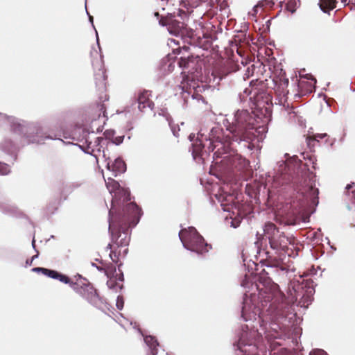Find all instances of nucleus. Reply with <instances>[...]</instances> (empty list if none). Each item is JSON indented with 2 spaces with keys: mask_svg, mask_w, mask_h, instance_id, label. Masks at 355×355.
<instances>
[{
  "mask_svg": "<svg viewBox=\"0 0 355 355\" xmlns=\"http://www.w3.org/2000/svg\"><path fill=\"white\" fill-rule=\"evenodd\" d=\"M290 309V303L277 284H274L271 288L261 290L259 295L245 293L242 302L241 318L245 322H255L258 318L257 324L259 329L257 325L250 328L248 324L242 326L238 343L234 344V347H238L248 355H259L263 335L266 338L269 336L266 327L268 322L277 321L286 317Z\"/></svg>",
  "mask_w": 355,
  "mask_h": 355,
  "instance_id": "f257e3e1",
  "label": "nucleus"
},
{
  "mask_svg": "<svg viewBox=\"0 0 355 355\" xmlns=\"http://www.w3.org/2000/svg\"><path fill=\"white\" fill-rule=\"evenodd\" d=\"M189 139L191 142V154L194 159H202L213 152V159L216 164H221L227 168H236L241 171L245 168L249 162L237 153L238 147H233L231 136L228 135L220 125L211 123L202 125L196 137L190 134Z\"/></svg>",
  "mask_w": 355,
  "mask_h": 355,
  "instance_id": "f03ea898",
  "label": "nucleus"
},
{
  "mask_svg": "<svg viewBox=\"0 0 355 355\" xmlns=\"http://www.w3.org/2000/svg\"><path fill=\"white\" fill-rule=\"evenodd\" d=\"M285 160L277 162L275 168V183L279 187L290 183L297 193L291 202V207L297 214L308 212L318 204L319 191L311 184L304 182L299 186L297 178L301 171L302 162L296 155L285 154Z\"/></svg>",
  "mask_w": 355,
  "mask_h": 355,
  "instance_id": "7ed1b4c3",
  "label": "nucleus"
},
{
  "mask_svg": "<svg viewBox=\"0 0 355 355\" xmlns=\"http://www.w3.org/2000/svg\"><path fill=\"white\" fill-rule=\"evenodd\" d=\"M255 119L248 110H238L230 121L228 119L223 121V125L231 136L233 147H238L241 151L252 150L265 138L266 128L256 125Z\"/></svg>",
  "mask_w": 355,
  "mask_h": 355,
  "instance_id": "20e7f679",
  "label": "nucleus"
},
{
  "mask_svg": "<svg viewBox=\"0 0 355 355\" xmlns=\"http://www.w3.org/2000/svg\"><path fill=\"white\" fill-rule=\"evenodd\" d=\"M141 209L134 202H130L122 212L113 213V207L108 213V230L112 242L118 248L126 247L130 241V227H135L139 221Z\"/></svg>",
  "mask_w": 355,
  "mask_h": 355,
  "instance_id": "39448f33",
  "label": "nucleus"
},
{
  "mask_svg": "<svg viewBox=\"0 0 355 355\" xmlns=\"http://www.w3.org/2000/svg\"><path fill=\"white\" fill-rule=\"evenodd\" d=\"M107 120V116L105 115V111H103V116L99 114L97 119H95L92 121V130L91 132L83 131V138L80 141V143L76 144L85 153L93 156L96 163H98L100 159L107 162L110 159L107 149L105 147L107 146L110 141L105 139L104 137H96L93 127L96 125L97 122L103 123L101 126L98 125L96 128L97 132H101L103 125Z\"/></svg>",
  "mask_w": 355,
  "mask_h": 355,
  "instance_id": "423d86ee",
  "label": "nucleus"
},
{
  "mask_svg": "<svg viewBox=\"0 0 355 355\" xmlns=\"http://www.w3.org/2000/svg\"><path fill=\"white\" fill-rule=\"evenodd\" d=\"M0 123L2 125L8 124L10 126V131L21 136L24 139L23 145L42 144L44 143L45 139H60L58 138L60 135L57 133L43 135L42 129L39 125L29 123L12 116H8L6 114L0 113Z\"/></svg>",
  "mask_w": 355,
  "mask_h": 355,
  "instance_id": "0eeeda50",
  "label": "nucleus"
},
{
  "mask_svg": "<svg viewBox=\"0 0 355 355\" xmlns=\"http://www.w3.org/2000/svg\"><path fill=\"white\" fill-rule=\"evenodd\" d=\"M44 275L69 284L76 293L80 295L94 306H98L103 303L102 299L98 296L91 284L80 275L75 276L76 281L73 282L67 275H62L56 270L46 268Z\"/></svg>",
  "mask_w": 355,
  "mask_h": 355,
  "instance_id": "6e6552de",
  "label": "nucleus"
},
{
  "mask_svg": "<svg viewBox=\"0 0 355 355\" xmlns=\"http://www.w3.org/2000/svg\"><path fill=\"white\" fill-rule=\"evenodd\" d=\"M178 236L183 247L198 255L207 253L211 249V245L205 242L204 238L193 227L182 229Z\"/></svg>",
  "mask_w": 355,
  "mask_h": 355,
  "instance_id": "1a4fd4ad",
  "label": "nucleus"
},
{
  "mask_svg": "<svg viewBox=\"0 0 355 355\" xmlns=\"http://www.w3.org/2000/svg\"><path fill=\"white\" fill-rule=\"evenodd\" d=\"M263 236L257 234V241L255 244L259 245L260 239L264 238L268 240L270 248L277 251H287L288 244L290 243L288 238H287L283 232H280L276 225L272 223H267L263 227Z\"/></svg>",
  "mask_w": 355,
  "mask_h": 355,
  "instance_id": "9d476101",
  "label": "nucleus"
},
{
  "mask_svg": "<svg viewBox=\"0 0 355 355\" xmlns=\"http://www.w3.org/2000/svg\"><path fill=\"white\" fill-rule=\"evenodd\" d=\"M92 63L94 70L96 87L100 92H104L106 87V75L102 55L93 59Z\"/></svg>",
  "mask_w": 355,
  "mask_h": 355,
  "instance_id": "9b49d317",
  "label": "nucleus"
},
{
  "mask_svg": "<svg viewBox=\"0 0 355 355\" xmlns=\"http://www.w3.org/2000/svg\"><path fill=\"white\" fill-rule=\"evenodd\" d=\"M105 184L107 189L109 190L111 195L114 193L112 196V207H113V213H116L115 206L116 203L117 195L123 193V201L128 202L130 200V193L128 190L121 189L118 182L114 180L112 178H108L107 180H105Z\"/></svg>",
  "mask_w": 355,
  "mask_h": 355,
  "instance_id": "f8f14e48",
  "label": "nucleus"
},
{
  "mask_svg": "<svg viewBox=\"0 0 355 355\" xmlns=\"http://www.w3.org/2000/svg\"><path fill=\"white\" fill-rule=\"evenodd\" d=\"M19 149L9 138H4L0 142V158H8L12 162H16Z\"/></svg>",
  "mask_w": 355,
  "mask_h": 355,
  "instance_id": "ddd939ff",
  "label": "nucleus"
},
{
  "mask_svg": "<svg viewBox=\"0 0 355 355\" xmlns=\"http://www.w3.org/2000/svg\"><path fill=\"white\" fill-rule=\"evenodd\" d=\"M105 162L106 163V168L111 171L114 177L126 171V164L120 157L116 158L112 163H111L110 159Z\"/></svg>",
  "mask_w": 355,
  "mask_h": 355,
  "instance_id": "4468645a",
  "label": "nucleus"
},
{
  "mask_svg": "<svg viewBox=\"0 0 355 355\" xmlns=\"http://www.w3.org/2000/svg\"><path fill=\"white\" fill-rule=\"evenodd\" d=\"M149 92L143 91L140 92L137 97L136 101L138 103V109L141 112H145L146 108H149L150 110L153 109L154 103L149 100Z\"/></svg>",
  "mask_w": 355,
  "mask_h": 355,
  "instance_id": "2eb2a0df",
  "label": "nucleus"
},
{
  "mask_svg": "<svg viewBox=\"0 0 355 355\" xmlns=\"http://www.w3.org/2000/svg\"><path fill=\"white\" fill-rule=\"evenodd\" d=\"M192 83L193 84L192 85L193 89H195V83L193 82L189 84V88L187 87L189 85L188 82L187 83H182L180 85L178 86V89L180 91L181 97L183 99L184 104L187 103L190 96H191L192 98H194V93H192L191 89Z\"/></svg>",
  "mask_w": 355,
  "mask_h": 355,
  "instance_id": "dca6fc26",
  "label": "nucleus"
},
{
  "mask_svg": "<svg viewBox=\"0 0 355 355\" xmlns=\"http://www.w3.org/2000/svg\"><path fill=\"white\" fill-rule=\"evenodd\" d=\"M197 57H193V55H188V56H182L178 61V64L180 68H182L184 69H189L190 68L193 69L196 63V59Z\"/></svg>",
  "mask_w": 355,
  "mask_h": 355,
  "instance_id": "f3484780",
  "label": "nucleus"
},
{
  "mask_svg": "<svg viewBox=\"0 0 355 355\" xmlns=\"http://www.w3.org/2000/svg\"><path fill=\"white\" fill-rule=\"evenodd\" d=\"M144 340L150 351L147 355H157L159 343L156 338L152 336H144Z\"/></svg>",
  "mask_w": 355,
  "mask_h": 355,
  "instance_id": "a211bd4d",
  "label": "nucleus"
},
{
  "mask_svg": "<svg viewBox=\"0 0 355 355\" xmlns=\"http://www.w3.org/2000/svg\"><path fill=\"white\" fill-rule=\"evenodd\" d=\"M158 115L162 116L163 117H164L166 119V120L168 123V125L171 128V132H172L173 135L175 137H179L178 132L180 130V128L179 126L175 127L173 124V120H172L170 114L168 113L166 109H161L160 111L158 112Z\"/></svg>",
  "mask_w": 355,
  "mask_h": 355,
  "instance_id": "6ab92c4d",
  "label": "nucleus"
},
{
  "mask_svg": "<svg viewBox=\"0 0 355 355\" xmlns=\"http://www.w3.org/2000/svg\"><path fill=\"white\" fill-rule=\"evenodd\" d=\"M266 266L268 268L271 270V273H273L279 277H284L286 275L288 271L287 268L279 264H267Z\"/></svg>",
  "mask_w": 355,
  "mask_h": 355,
  "instance_id": "aec40b11",
  "label": "nucleus"
},
{
  "mask_svg": "<svg viewBox=\"0 0 355 355\" xmlns=\"http://www.w3.org/2000/svg\"><path fill=\"white\" fill-rule=\"evenodd\" d=\"M159 24L163 26H169L168 31L171 33L173 34L179 33L181 28H182L184 26V24L182 22L178 21L176 22L175 24H173V21H172L171 22H164L163 19H160L159 21Z\"/></svg>",
  "mask_w": 355,
  "mask_h": 355,
  "instance_id": "412c9836",
  "label": "nucleus"
},
{
  "mask_svg": "<svg viewBox=\"0 0 355 355\" xmlns=\"http://www.w3.org/2000/svg\"><path fill=\"white\" fill-rule=\"evenodd\" d=\"M7 162L0 161V175H7L11 173L12 166L15 162H12L8 158H1Z\"/></svg>",
  "mask_w": 355,
  "mask_h": 355,
  "instance_id": "4be33fe9",
  "label": "nucleus"
},
{
  "mask_svg": "<svg viewBox=\"0 0 355 355\" xmlns=\"http://www.w3.org/2000/svg\"><path fill=\"white\" fill-rule=\"evenodd\" d=\"M318 5L321 10L327 13L336 8V0H320Z\"/></svg>",
  "mask_w": 355,
  "mask_h": 355,
  "instance_id": "5701e85b",
  "label": "nucleus"
},
{
  "mask_svg": "<svg viewBox=\"0 0 355 355\" xmlns=\"http://www.w3.org/2000/svg\"><path fill=\"white\" fill-rule=\"evenodd\" d=\"M0 210L7 214L14 215L16 211V207L6 202L0 200Z\"/></svg>",
  "mask_w": 355,
  "mask_h": 355,
  "instance_id": "b1692460",
  "label": "nucleus"
},
{
  "mask_svg": "<svg viewBox=\"0 0 355 355\" xmlns=\"http://www.w3.org/2000/svg\"><path fill=\"white\" fill-rule=\"evenodd\" d=\"M107 286L110 289L117 291V289L121 290L123 285L118 284L114 279H110L107 282Z\"/></svg>",
  "mask_w": 355,
  "mask_h": 355,
  "instance_id": "393cba45",
  "label": "nucleus"
},
{
  "mask_svg": "<svg viewBox=\"0 0 355 355\" xmlns=\"http://www.w3.org/2000/svg\"><path fill=\"white\" fill-rule=\"evenodd\" d=\"M272 351V355H291V351L285 347L280 348L277 351H275V349Z\"/></svg>",
  "mask_w": 355,
  "mask_h": 355,
  "instance_id": "a878e982",
  "label": "nucleus"
},
{
  "mask_svg": "<svg viewBox=\"0 0 355 355\" xmlns=\"http://www.w3.org/2000/svg\"><path fill=\"white\" fill-rule=\"evenodd\" d=\"M116 306L119 310H122L124 306L123 297L119 295L116 298Z\"/></svg>",
  "mask_w": 355,
  "mask_h": 355,
  "instance_id": "bb28decb",
  "label": "nucleus"
},
{
  "mask_svg": "<svg viewBox=\"0 0 355 355\" xmlns=\"http://www.w3.org/2000/svg\"><path fill=\"white\" fill-rule=\"evenodd\" d=\"M115 134V132L114 130H106L105 132H104V135H105V139H106L107 141H108V139L112 138L114 137Z\"/></svg>",
  "mask_w": 355,
  "mask_h": 355,
  "instance_id": "cd10ccee",
  "label": "nucleus"
},
{
  "mask_svg": "<svg viewBox=\"0 0 355 355\" xmlns=\"http://www.w3.org/2000/svg\"><path fill=\"white\" fill-rule=\"evenodd\" d=\"M120 252H117L116 250H111L110 253V257L113 262H117L118 255Z\"/></svg>",
  "mask_w": 355,
  "mask_h": 355,
  "instance_id": "c85d7f7f",
  "label": "nucleus"
},
{
  "mask_svg": "<svg viewBox=\"0 0 355 355\" xmlns=\"http://www.w3.org/2000/svg\"><path fill=\"white\" fill-rule=\"evenodd\" d=\"M309 355H328L323 349H316L311 351Z\"/></svg>",
  "mask_w": 355,
  "mask_h": 355,
  "instance_id": "c756f323",
  "label": "nucleus"
},
{
  "mask_svg": "<svg viewBox=\"0 0 355 355\" xmlns=\"http://www.w3.org/2000/svg\"><path fill=\"white\" fill-rule=\"evenodd\" d=\"M123 139H124V136H119V137H116L112 141V144H114L115 145H119L121 144L123 141Z\"/></svg>",
  "mask_w": 355,
  "mask_h": 355,
  "instance_id": "7c9ffc66",
  "label": "nucleus"
},
{
  "mask_svg": "<svg viewBox=\"0 0 355 355\" xmlns=\"http://www.w3.org/2000/svg\"><path fill=\"white\" fill-rule=\"evenodd\" d=\"M99 261L101 263L102 266H98L94 263H92V266H94V267H96L97 268V270H99V271H105V268H106V264H105L102 260Z\"/></svg>",
  "mask_w": 355,
  "mask_h": 355,
  "instance_id": "2f4dec72",
  "label": "nucleus"
},
{
  "mask_svg": "<svg viewBox=\"0 0 355 355\" xmlns=\"http://www.w3.org/2000/svg\"><path fill=\"white\" fill-rule=\"evenodd\" d=\"M252 68L248 67L245 73V76L243 78H248L253 73V65L251 66Z\"/></svg>",
  "mask_w": 355,
  "mask_h": 355,
  "instance_id": "473e14b6",
  "label": "nucleus"
},
{
  "mask_svg": "<svg viewBox=\"0 0 355 355\" xmlns=\"http://www.w3.org/2000/svg\"><path fill=\"white\" fill-rule=\"evenodd\" d=\"M234 347L235 348V350L236 352V355H248V354H245V352H242L241 350V349H239L238 347ZM261 353L263 352L262 349H259V355H262V354H261ZM250 355H252V354H250Z\"/></svg>",
  "mask_w": 355,
  "mask_h": 355,
  "instance_id": "72a5a7b5",
  "label": "nucleus"
},
{
  "mask_svg": "<svg viewBox=\"0 0 355 355\" xmlns=\"http://www.w3.org/2000/svg\"><path fill=\"white\" fill-rule=\"evenodd\" d=\"M82 183L81 182H71L70 184H69V188L71 189V190H73L75 189H77L78 187H80L81 186Z\"/></svg>",
  "mask_w": 355,
  "mask_h": 355,
  "instance_id": "f704fd0d",
  "label": "nucleus"
},
{
  "mask_svg": "<svg viewBox=\"0 0 355 355\" xmlns=\"http://www.w3.org/2000/svg\"><path fill=\"white\" fill-rule=\"evenodd\" d=\"M241 223L240 219H234L231 221V227L236 228Z\"/></svg>",
  "mask_w": 355,
  "mask_h": 355,
  "instance_id": "c9c22d12",
  "label": "nucleus"
},
{
  "mask_svg": "<svg viewBox=\"0 0 355 355\" xmlns=\"http://www.w3.org/2000/svg\"><path fill=\"white\" fill-rule=\"evenodd\" d=\"M46 269V268H44L36 267V268H32V271L35 272H41L43 275H44Z\"/></svg>",
  "mask_w": 355,
  "mask_h": 355,
  "instance_id": "e433bc0d",
  "label": "nucleus"
},
{
  "mask_svg": "<svg viewBox=\"0 0 355 355\" xmlns=\"http://www.w3.org/2000/svg\"><path fill=\"white\" fill-rule=\"evenodd\" d=\"M37 257H38V253L36 255L33 256L31 259H27L26 261V266H31L33 260L37 258Z\"/></svg>",
  "mask_w": 355,
  "mask_h": 355,
  "instance_id": "4c0bfd02",
  "label": "nucleus"
},
{
  "mask_svg": "<svg viewBox=\"0 0 355 355\" xmlns=\"http://www.w3.org/2000/svg\"><path fill=\"white\" fill-rule=\"evenodd\" d=\"M261 6V3H258L257 5L254 6L252 8V11L251 12H250L249 14L250 15H252V16H255L257 13V9L259 8V6Z\"/></svg>",
  "mask_w": 355,
  "mask_h": 355,
  "instance_id": "58836bf2",
  "label": "nucleus"
},
{
  "mask_svg": "<svg viewBox=\"0 0 355 355\" xmlns=\"http://www.w3.org/2000/svg\"><path fill=\"white\" fill-rule=\"evenodd\" d=\"M354 183H352V184H347L346 186V187H345V189L347 190L346 191V194L348 195L349 196H350V191H349V190L351 189H352L354 187Z\"/></svg>",
  "mask_w": 355,
  "mask_h": 355,
  "instance_id": "ea45409f",
  "label": "nucleus"
},
{
  "mask_svg": "<svg viewBox=\"0 0 355 355\" xmlns=\"http://www.w3.org/2000/svg\"><path fill=\"white\" fill-rule=\"evenodd\" d=\"M327 136V134H317L315 135V139H322Z\"/></svg>",
  "mask_w": 355,
  "mask_h": 355,
  "instance_id": "a19ab883",
  "label": "nucleus"
},
{
  "mask_svg": "<svg viewBox=\"0 0 355 355\" xmlns=\"http://www.w3.org/2000/svg\"><path fill=\"white\" fill-rule=\"evenodd\" d=\"M226 76V73H223L222 72H219L218 73V78L219 80H222L223 78H224Z\"/></svg>",
  "mask_w": 355,
  "mask_h": 355,
  "instance_id": "79ce46f5",
  "label": "nucleus"
},
{
  "mask_svg": "<svg viewBox=\"0 0 355 355\" xmlns=\"http://www.w3.org/2000/svg\"><path fill=\"white\" fill-rule=\"evenodd\" d=\"M87 15H88V16H89V21H90V22L92 23V24L93 27H94V24H93V17H92V16H91V15H89V12H88L87 11ZM94 28L95 29V28Z\"/></svg>",
  "mask_w": 355,
  "mask_h": 355,
  "instance_id": "37998d69",
  "label": "nucleus"
},
{
  "mask_svg": "<svg viewBox=\"0 0 355 355\" xmlns=\"http://www.w3.org/2000/svg\"><path fill=\"white\" fill-rule=\"evenodd\" d=\"M95 31H96V42H97V44L98 46V48H100V45H99V41H98V33L96 31V30L95 29Z\"/></svg>",
  "mask_w": 355,
  "mask_h": 355,
  "instance_id": "c03bdc74",
  "label": "nucleus"
},
{
  "mask_svg": "<svg viewBox=\"0 0 355 355\" xmlns=\"http://www.w3.org/2000/svg\"><path fill=\"white\" fill-rule=\"evenodd\" d=\"M119 281H123V273H120L119 277L118 278Z\"/></svg>",
  "mask_w": 355,
  "mask_h": 355,
  "instance_id": "a18cd8bd",
  "label": "nucleus"
},
{
  "mask_svg": "<svg viewBox=\"0 0 355 355\" xmlns=\"http://www.w3.org/2000/svg\"><path fill=\"white\" fill-rule=\"evenodd\" d=\"M341 3L344 4V6L349 5V3H347V0H340Z\"/></svg>",
  "mask_w": 355,
  "mask_h": 355,
  "instance_id": "49530a36",
  "label": "nucleus"
},
{
  "mask_svg": "<svg viewBox=\"0 0 355 355\" xmlns=\"http://www.w3.org/2000/svg\"><path fill=\"white\" fill-rule=\"evenodd\" d=\"M182 49L185 51H188L189 49V47L187 46H182Z\"/></svg>",
  "mask_w": 355,
  "mask_h": 355,
  "instance_id": "de8ad7c7",
  "label": "nucleus"
},
{
  "mask_svg": "<svg viewBox=\"0 0 355 355\" xmlns=\"http://www.w3.org/2000/svg\"><path fill=\"white\" fill-rule=\"evenodd\" d=\"M241 286H242L243 287H245V288L247 286H246V283H245V280H243V281L242 282V283H241Z\"/></svg>",
  "mask_w": 355,
  "mask_h": 355,
  "instance_id": "09e8293b",
  "label": "nucleus"
},
{
  "mask_svg": "<svg viewBox=\"0 0 355 355\" xmlns=\"http://www.w3.org/2000/svg\"><path fill=\"white\" fill-rule=\"evenodd\" d=\"M351 193H352V198H354L355 199V190L352 191Z\"/></svg>",
  "mask_w": 355,
  "mask_h": 355,
  "instance_id": "8fccbe9b",
  "label": "nucleus"
},
{
  "mask_svg": "<svg viewBox=\"0 0 355 355\" xmlns=\"http://www.w3.org/2000/svg\"><path fill=\"white\" fill-rule=\"evenodd\" d=\"M274 326H275V327H272V329H274L275 331H277V328L276 327H279V324H273Z\"/></svg>",
  "mask_w": 355,
  "mask_h": 355,
  "instance_id": "3c124183",
  "label": "nucleus"
},
{
  "mask_svg": "<svg viewBox=\"0 0 355 355\" xmlns=\"http://www.w3.org/2000/svg\"><path fill=\"white\" fill-rule=\"evenodd\" d=\"M35 239H33V241H32V246H33V248L34 249L35 248Z\"/></svg>",
  "mask_w": 355,
  "mask_h": 355,
  "instance_id": "603ef678",
  "label": "nucleus"
},
{
  "mask_svg": "<svg viewBox=\"0 0 355 355\" xmlns=\"http://www.w3.org/2000/svg\"><path fill=\"white\" fill-rule=\"evenodd\" d=\"M106 248H107V250H109V249H110V250H111V249H112V245H111V243H109V244L107 245V246L106 247Z\"/></svg>",
  "mask_w": 355,
  "mask_h": 355,
  "instance_id": "864d4df0",
  "label": "nucleus"
},
{
  "mask_svg": "<svg viewBox=\"0 0 355 355\" xmlns=\"http://www.w3.org/2000/svg\"><path fill=\"white\" fill-rule=\"evenodd\" d=\"M128 253V248L124 249L123 254H126Z\"/></svg>",
  "mask_w": 355,
  "mask_h": 355,
  "instance_id": "5fc2aeb1",
  "label": "nucleus"
},
{
  "mask_svg": "<svg viewBox=\"0 0 355 355\" xmlns=\"http://www.w3.org/2000/svg\"><path fill=\"white\" fill-rule=\"evenodd\" d=\"M155 16L158 17V16H159V13H158V12H155Z\"/></svg>",
  "mask_w": 355,
  "mask_h": 355,
  "instance_id": "6e6d98bb",
  "label": "nucleus"
},
{
  "mask_svg": "<svg viewBox=\"0 0 355 355\" xmlns=\"http://www.w3.org/2000/svg\"><path fill=\"white\" fill-rule=\"evenodd\" d=\"M239 37V36H236V37H235V38H234V40H235V42H237V39H236V37Z\"/></svg>",
  "mask_w": 355,
  "mask_h": 355,
  "instance_id": "4d7b16f0",
  "label": "nucleus"
},
{
  "mask_svg": "<svg viewBox=\"0 0 355 355\" xmlns=\"http://www.w3.org/2000/svg\"><path fill=\"white\" fill-rule=\"evenodd\" d=\"M103 109H104V107H103V105H101V110H103Z\"/></svg>",
  "mask_w": 355,
  "mask_h": 355,
  "instance_id": "13d9d810",
  "label": "nucleus"
},
{
  "mask_svg": "<svg viewBox=\"0 0 355 355\" xmlns=\"http://www.w3.org/2000/svg\"><path fill=\"white\" fill-rule=\"evenodd\" d=\"M138 331H139V332H140L141 334H142V333H141V329H138Z\"/></svg>",
  "mask_w": 355,
  "mask_h": 355,
  "instance_id": "bf43d9fd",
  "label": "nucleus"
}]
</instances>
